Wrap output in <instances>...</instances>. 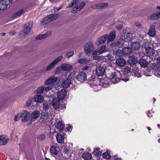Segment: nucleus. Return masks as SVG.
<instances>
[{"label":"nucleus","instance_id":"nucleus-1","mask_svg":"<svg viewBox=\"0 0 160 160\" xmlns=\"http://www.w3.org/2000/svg\"><path fill=\"white\" fill-rule=\"evenodd\" d=\"M144 49L145 50L146 55L149 56L150 59L152 58V56L154 54L155 52L153 48L151 47L148 43H146L145 45L143 46Z\"/></svg>","mask_w":160,"mask_h":160},{"label":"nucleus","instance_id":"nucleus-2","mask_svg":"<svg viewBox=\"0 0 160 160\" xmlns=\"http://www.w3.org/2000/svg\"><path fill=\"white\" fill-rule=\"evenodd\" d=\"M59 14H52L45 17L41 22L42 24L45 25L48 22L55 19L59 17Z\"/></svg>","mask_w":160,"mask_h":160},{"label":"nucleus","instance_id":"nucleus-3","mask_svg":"<svg viewBox=\"0 0 160 160\" xmlns=\"http://www.w3.org/2000/svg\"><path fill=\"white\" fill-rule=\"evenodd\" d=\"M109 78L111 80V83L115 84L121 80L120 73L119 72H112L110 74Z\"/></svg>","mask_w":160,"mask_h":160},{"label":"nucleus","instance_id":"nucleus-4","mask_svg":"<svg viewBox=\"0 0 160 160\" xmlns=\"http://www.w3.org/2000/svg\"><path fill=\"white\" fill-rule=\"evenodd\" d=\"M84 50L87 55H90L94 50L93 44L91 42H87L84 46Z\"/></svg>","mask_w":160,"mask_h":160},{"label":"nucleus","instance_id":"nucleus-5","mask_svg":"<svg viewBox=\"0 0 160 160\" xmlns=\"http://www.w3.org/2000/svg\"><path fill=\"white\" fill-rule=\"evenodd\" d=\"M62 58V56H61L58 57V58H56L51 63L48 65L46 69V70L47 71L50 70L52 68L54 67L57 65Z\"/></svg>","mask_w":160,"mask_h":160},{"label":"nucleus","instance_id":"nucleus-6","mask_svg":"<svg viewBox=\"0 0 160 160\" xmlns=\"http://www.w3.org/2000/svg\"><path fill=\"white\" fill-rule=\"evenodd\" d=\"M86 3L84 1H82L79 4L73 8L71 12L75 13L80 11L85 5Z\"/></svg>","mask_w":160,"mask_h":160},{"label":"nucleus","instance_id":"nucleus-7","mask_svg":"<svg viewBox=\"0 0 160 160\" xmlns=\"http://www.w3.org/2000/svg\"><path fill=\"white\" fill-rule=\"evenodd\" d=\"M30 113L26 111H24L20 113V117L22 118V121L23 122H27L30 118Z\"/></svg>","mask_w":160,"mask_h":160},{"label":"nucleus","instance_id":"nucleus-8","mask_svg":"<svg viewBox=\"0 0 160 160\" xmlns=\"http://www.w3.org/2000/svg\"><path fill=\"white\" fill-rule=\"evenodd\" d=\"M33 25L32 21H29L24 25L23 32L27 34L29 33L32 28Z\"/></svg>","mask_w":160,"mask_h":160},{"label":"nucleus","instance_id":"nucleus-9","mask_svg":"<svg viewBox=\"0 0 160 160\" xmlns=\"http://www.w3.org/2000/svg\"><path fill=\"white\" fill-rule=\"evenodd\" d=\"M67 95V91L64 89H62L59 91L57 94V97L59 100L64 99Z\"/></svg>","mask_w":160,"mask_h":160},{"label":"nucleus","instance_id":"nucleus-10","mask_svg":"<svg viewBox=\"0 0 160 160\" xmlns=\"http://www.w3.org/2000/svg\"><path fill=\"white\" fill-rule=\"evenodd\" d=\"M58 78L54 77H51L48 78L46 81V84L47 85H52L53 86L57 83Z\"/></svg>","mask_w":160,"mask_h":160},{"label":"nucleus","instance_id":"nucleus-11","mask_svg":"<svg viewBox=\"0 0 160 160\" xmlns=\"http://www.w3.org/2000/svg\"><path fill=\"white\" fill-rule=\"evenodd\" d=\"M80 82H83L87 79V75L84 72H80L76 77Z\"/></svg>","mask_w":160,"mask_h":160},{"label":"nucleus","instance_id":"nucleus-12","mask_svg":"<svg viewBox=\"0 0 160 160\" xmlns=\"http://www.w3.org/2000/svg\"><path fill=\"white\" fill-rule=\"evenodd\" d=\"M95 71L96 75L99 77L102 76L104 74L105 69L104 67L100 66L97 68Z\"/></svg>","mask_w":160,"mask_h":160},{"label":"nucleus","instance_id":"nucleus-13","mask_svg":"<svg viewBox=\"0 0 160 160\" xmlns=\"http://www.w3.org/2000/svg\"><path fill=\"white\" fill-rule=\"evenodd\" d=\"M121 37L123 39H126L129 38L131 36V33L127 30H123L121 33Z\"/></svg>","mask_w":160,"mask_h":160},{"label":"nucleus","instance_id":"nucleus-14","mask_svg":"<svg viewBox=\"0 0 160 160\" xmlns=\"http://www.w3.org/2000/svg\"><path fill=\"white\" fill-rule=\"evenodd\" d=\"M116 65L119 67H124L126 64V61L122 58H118L116 61Z\"/></svg>","mask_w":160,"mask_h":160},{"label":"nucleus","instance_id":"nucleus-15","mask_svg":"<svg viewBox=\"0 0 160 160\" xmlns=\"http://www.w3.org/2000/svg\"><path fill=\"white\" fill-rule=\"evenodd\" d=\"M138 63L142 67L145 68L148 67L149 61H148L143 58L140 59L138 60Z\"/></svg>","mask_w":160,"mask_h":160},{"label":"nucleus","instance_id":"nucleus-16","mask_svg":"<svg viewBox=\"0 0 160 160\" xmlns=\"http://www.w3.org/2000/svg\"><path fill=\"white\" fill-rule=\"evenodd\" d=\"M71 84V81L67 78L63 79L62 82V86L64 88H67Z\"/></svg>","mask_w":160,"mask_h":160},{"label":"nucleus","instance_id":"nucleus-17","mask_svg":"<svg viewBox=\"0 0 160 160\" xmlns=\"http://www.w3.org/2000/svg\"><path fill=\"white\" fill-rule=\"evenodd\" d=\"M60 101L58 98H54L52 102V105L55 109H57L59 108L60 106Z\"/></svg>","mask_w":160,"mask_h":160},{"label":"nucleus","instance_id":"nucleus-18","mask_svg":"<svg viewBox=\"0 0 160 160\" xmlns=\"http://www.w3.org/2000/svg\"><path fill=\"white\" fill-rule=\"evenodd\" d=\"M124 40L123 39H119L117 42L115 43H112L111 44L112 46H114L115 47H117L120 48L122 46L124 43Z\"/></svg>","mask_w":160,"mask_h":160},{"label":"nucleus","instance_id":"nucleus-19","mask_svg":"<svg viewBox=\"0 0 160 160\" xmlns=\"http://www.w3.org/2000/svg\"><path fill=\"white\" fill-rule=\"evenodd\" d=\"M41 114L42 115L41 118L43 122L45 121L49 117V115L48 112H45L44 111V110H42Z\"/></svg>","mask_w":160,"mask_h":160},{"label":"nucleus","instance_id":"nucleus-20","mask_svg":"<svg viewBox=\"0 0 160 160\" xmlns=\"http://www.w3.org/2000/svg\"><path fill=\"white\" fill-rule=\"evenodd\" d=\"M8 140V138L3 135L0 136V145H6Z\"/></svg>","mask_w":160,"mask_h":160},{"label":"nucleus","instance_id":"nucleus-21","mask_svg":"<svg viewBox=\"0 0 160 160\" xmlns=\"http://www.w3.org/2000/svg\"><path fill=\"white\" fill-rule=\"evenodd\" d=\"M56 139L58 143L62 144L64 142V136L60 133H58L56 136Z\"/></svg>","mask_w":160,"mask_h":160},{"label":"nucleus","instance_id":"nucleus-22","mask_svg":"<svg viewBox=\"0 0 160 160\" xmlns=\"http://www.w3.org/2000/svg\"><path fill=\"white\" fill-rule=\"evenodd\" d=\"M116 36L115 32L113 30L109 34L107 42H112L115 38Z\"/></svg>","mask_w":160,"mask_h":160},{"label":"nucleus","instance_id":"nucleus-23","mask_svg":"<svg viewBox=\"0 0 160 160\" xmlns=\"http://www.w3.org/2000/svg\"><path fill=\"white\" fill-rule=\"evenodd\" d=\"M106 47L105 45L101 46L99 48V50L95 51L93 53V55L100 54L103 53L104 51H106Z\"/></svg>","mask_w":160,"mask_h":160},{"label":"nucleus","instance_id":"nucleus-24","mask_svg":"<svg viewBox=\"0 0 160 160\" xmlns=\"http://www.w3.org/2000/svg\"><path fill=\"white\" fill-rule=\"evenodd\" d=\"M130 46L135 51L139 50L140 47V45L137 42H132L131 43Z\"/></svg>","mask_w":160,"mask_h":160},{"label":"nucleus","instance_id":"nucleus-25","mask_svg":"<svg viewBox=\"0 0 160 160\" xmlns=\"http://www.w3.org/2000/svg\"><path fill=\"white\" fill-rule=\"evenodd\" d=\"M108 37L107 34H104L98 38V45H100L101 44H103L105 42Z\"/></svg>","mask_w":160,"mask_h":160},{"label":"nucleus","instance_id":"nucleus-26","mask_svg":"<svg viewBox=\"0 0 160 160\" xmlns=\"http://www.w3.org/2000/svg\"><path fill=\"white\" fill-rule=\"evenodd\" d=\"M122 52L124 55H129L132 52L131 48L129 47H125L122 49Z\"/></svg>","mask_w":160,"mask_h":160},{"label":"nucleus","instance_id":"nucleus-27","mask_svg":"<svg viewBox=\"0 0 160 160\" xmlns=\"http://www.w3.org/2000/svg\"><path fill=\"white\" fill-rule=\"evenodd\" d=\"M43 97L41 95H36L34 96V100L37 102L41 103L43 102Z\"/></svg>","mask_w":160,"mask_h":160},{"label":"nucleus","instance_id":"nucleus-28","mask_svg":"<svg viewBox=\"0 0 160 160\" xmlns=\"http://www.w3.org/2000/svg\"><path fill=\"white\" fill-rule=\"evenodd\" d=\"M51 32H48L42 35H40L36 38L37 40H41L42 39H44L47 38L48 36H49L51 35Z\"/></svg>","mask_w":160,"mask_h":160},{"label":"nucleus","instance_id":"nucleus-29","mask_svg":"<svg viewBox=\"0 0 160 160\" xmlns=\"http://www.w3.org/2000/svg\"><path fill=\"white\" fill-rule=\"evenodd\" d=\"M61 69L65 71H69L72 69V65L65 64L61 66Z\"/></svg>","mask_w":160,"mask_h":160},{"label":"nucleus","instance_id":"nucleus-30","mask_svg":"<svg viewBox=\"0 0 160 160\" xmlns=\"http://www.w3.org/2000/svg\"><path fill=\"white\" fill-rule=\"evenodd\" d=\"M152 60L149 61V64H148V66H149V67L152 68V69L156 70L158 69H157V65L154 62V61L153 60V59L152 58H151Z\"/></svg>","mask_w":160,"mask_h":160},{"label":"nucleus","instance_id":"nucleus-31","mask_svg":"<svg viewBox=\"0 0 160 160\" xmlns=\"http://www.w3.org/2000/svg\"><path fill=\"white\" fill-rule=\"evenodd\" d=\"M108 5V4L107 3H100L93 6L92 8L94 9H101L103 8L106 7Z\"/></svg>","mask_w":160,"mask_h":160},{"label":"nucleus","instance_id":"nucleus-32","mask_svg":"<svg viewBox=\"0 0 160 160\" xmlns=\"http://www.w3.org/2000/svg\"><path fill=\"white\" fill-rule=\"evenodd\" d=\"M155 28V26L154 25H151L148 32L149 35L153 37L155 35L156 32Z\"/></svg>","mask_w":160,"mask_h":160},{"label":"nucleus","instance_id":"nucleus-33","mask_svg":"<svg viewBox=\"0 0 160 160\" xmlns=\"http://www.w3.org/2000/svg\"><path fill=\"white\" fill-rule=\"evenodd\" d=\"M128 62L131 64L134 65L137 63V60L134 56L132 55L129 57Z\"/></svg>","mask_w":160,"mask_h":160},{"label":"nucleus","instance_id":"nucleus-34","mask_svg":"<svg viewBox=\"0 0 160 160\" xmlns=\"http://www.w3.org/2000/svg\"><path fill=\"white\" fill-rule=\"evenodd\" d=\"M55 125L56 128L60 131L62 130L64 128V125L62 122L59 121L55 123Z\"/></svg>","mask_w":160,"mask_h":160},{"label":"nucleus","instance_id":"nucleus-35","mask_svg":"<svg viewBox=\"0 0 160 160\" xmlns=\"http://www.w3.org/2000/svg\"><path fill=\"white\" fill-rule=\"evenodd\" d=\"M82 157L84 159L89 160L91 159L92 155L90 152H84L82 154Z\"/></svg>","mask_w":160,"mask_h":160},{"label":"nucleus","instance_id":"nucleus-36","mask_svg":"<svg viewBox=\"0 0 160 160\" xmlns=\"http://www.w3.org/2000/svg\"><path fill=\"white\" fill-rule=\"evenodd\" d=\"M160 18V12L152 14L150 16V18L151 19H157Z\"/></svg>","mask_w":160,"mask_h":160},{"label":"nucleus","instance_id":"nucleus-37","mask_svg":"<svg viewBox=\"0 0 160 160\" xmlns=\"http://www.w3.org/2000/svg\"><path fill=\"white\" fill-rule=\"evenodd\" d=\"M50 150L51 153L52 154L56 155L58 153V148L54 146L52 147Z\"/></svg>","mask_w":160,"mask_h":160},{"label":"nucleus","instance_id":"nucleus-38","mask_svg":"<svg viewBox=\"0 0 160 160\" xmlns=\"http://www.w3.org/2000/svg\"><path fill=\"white\" fill-rule=\"evenodd\" d=\"M81 0H73L71 3L68 5L67 8H72L74 5L77 4Z\"/></svg>","mask_w":160,"mask_h":160},{"label":"nucleus","instance_id":"nucleus-39","mask_svg":"<svg viewBox=\"0 0 160 160\" xmlns=\"http://www.w3.org/2000/svg\"><path fill=\"white\" fill-rule=\"evenodd\" d=\"M132 72L136 77L139 78L141 77V74L138 72V70L137 68L132 69Z\"/></svg>","mask_w":160,"mask_h":160},{"label":"nucleus","instance_id":"nucleus-40","mask_svg":"<svg viewBox=\"0 0 160 160\" xmlns=\"http://www.w3.org/2000/svg\"><path fill=\"white\" fill-rule=\"evenodd\" d=\"M44 88L42 86L38 87L35 91V93L37 94H40L43 92Z\"/></svg>","mask_w":160,"mask_h":160},{"label":"nucleus","instance_id":"nucleus-41","mask_svg":"<svg viewBox=\"0 0 160 160\" xmlns=\"http://www.w3.org/2000/svg\"><path fill=\"white\" fill-rule=\"evenodd\" d=\"M40 115V113L38 111L33 112L31 115V117L33 119H36Z\"/></svg>","mask_w":160,"mask_h":160},{"label":"nucleus","instance_id":"nucleus-42","mask_svg":"<svg viewBox=\"0 0 160 160\" xmlns=\"http://www.w3.org/2000/svg\"><path fill=\"white\" fill-rule=\"evenodd\" d=\"M89 60L87 58H82L78 61V63L81 64H86L89 62Z\"/></svg>","mask_w":160,"mask_h":160},{"label":"nucleus","instance_id":"nucleus-43","mask_svg":"<svg viewBox=\"0 0 160 160\" xmlns=\"http://www.w3.org/2000/svg\"><path fill=\"white\" fill-rule=\"evenodd\" d=\"M50 104L49 102H45L43 104V109L42 110H44V111L47 112V111L50 107Z\"/></svg>","mask_w":160,"mask_h":160},{"label":"nucleus","instance_id":"nucleus-44","mask_svg":"<svg viewBox=\"0 0 160 160\" xmlns=\"http://www.w3.org/2000/svg\"><path fill=\"white\" fill-rule=\"evenodd\" d=\"M93 153L97 157L101 156V152L98 149L96 148L94 149Z\"/></svg>","mask_w":160,"mask_h":160},{"label":"nucleus","instance_id":"nucleus-45","mask_svg":"<svg viewBox=\"0 0 160 160\" xmlns=\"http://www.w3.org/2000/svg\"><path fill=\"white\" fill-rule=\"evenodd\" d=\"M8 5H6L5 3H2V1L0 2V9L1 10H4L5 9Z\"/></svg>","mask_w":160,"mask_h":160},{"label":"nucleus","instance_id":"nucleus-46","mask_svg":"<svg viewBox=\"0 0 160 160\" xmlns=\"http://www.w3.org/2000/svg\"><path fill=\"white\" fill-rule=\"evenodd\" d=\"M115 54L118 57H120L123 56L124 54L122 52V50H121L119 49L117 50L115 52Z\"/></svg>","mask_w":160,"mask_h":160},{"label":"nucleus","instance_id":"nucleus-47","mask_svg":"<svg viewBox=\"0 0 160 160\" xmlns=\"http://www.w3.org/2000/svg\"><path fill=\"white\" fill-rule=\"evenodd\" d=\"M45 137L43 134H39L38 136L37 139L40 141H42L45 139Z\"/></svg>","mask_w":160,"mask_h":160},{"label":"nucleus","instance_id":"nucleus-48","mask_svg":"<svg viewBox=\"0 0 160 160\" xmlns=\"http://www.w3.org/2000/svg\"><path fill=\"white\" fill-rule=\"evenodd\" d=\"M23 11L24 10L23 9H21L18 11L16 13H15L14 14V16L16 17L20 15L23 12Z\"/></svg>","mask_w":160,"mask_h":160},{"label":"nucleus","instance_id":"nucleus-49","mask_svg":"<svg viewBox=\"0 0 160 160\" xmlns=\"http://www.w3.org/2000/svg\"><path fill=\"white\" fill-rule=\"evenodd\" d=\"M131 68L127 66H125L124 68V72L125 73L128 74L131 72Z\"/></svg>","mask_w":160,"mask_h":160},{"label":"nucleus","instance_id":"nucleus-50","mask_svg":"<svg viewBox=\"0 0 160 160\" xmlns=\"http://www.w3.org/2000/svg\"><path fill=\"white\" fill-rule=\"evenodd\" d=\"M103 158L108 159L110 158L111 156L109 153L106 152H105L103 153L102 155Z\"/></svg>","mask_w":160,"mask_h":160},{"label":"nucleus","instance_id":"nucleus-51","mask_svg":"<svg viewBox=\"0 0 160 160\" xmlns=\"http://www.w3.org/2000/svg\"><path fill=\"white\" fill-rule=\"evenodd\" d=\"M75 73L74 72L71 73L68 76V78L67 79H69L71 81V79H73L75 77Z\"/></svg>","mask_w":160,"mask_h":160},{"label":"nucleus","instance_id":"nucleus-52","mask_svg":"<svg viewBox=\"0 0 160 160\" xmlns=\"http://www.w3.org/2000/svg\"><path fill=\"white\" fill-rule=\"evenodd\" d=\"M32 102V98H29L26 102V106L27 107L30 106Z\"/></svg>","mask_w":160,"mask_h":160},{"label":"nucleus","instance_id":"nucleus-53","mask_svg":"<svg viewBox=\"0 0 160 160\" xmlns=\"http://www.w3.org/2000/svg\"><path fill=\"white\" fill-rule=\"evenodd\" d=\"M48 85V86H47L45 88V90L46 91H49L50 90H51L53 86L52 85L50 84Z\"/></svg>","mask_w":160,"mask_h":160},{"label":"nucleus","instance_id":"nucleus-54","mask_svg":"<svg viewBox=\"0 0 160 160\" xmlns=\"http://www.w3.org/2000/svg\"><path fill=\"white\" fill-rule=\"evenodd\" d=\"M155 72L154 73V75L157 77H160V74L158 73V72H160V68H158V69L155 70Z\"/></svg>","mask_w":160,"mask_h":160},{"label":"nucleus","instance_id":"nucleus-55","mask_svg":"<svg viewBox=\"0 0 160 160\" xmlns=\"http://www.w3.org/2000/svg\"><path fill=\"white\" fill-rule=\"evenodd\" d=\"M74 54V52L73 51H69L67 53V56L68 57H72Z\"/></svg>","mask_w":160,"mask_h":160},{"label":"nucleus","instance_id":"nucleus-56","mask_svg":"<svg viewBox=\"0 0 160 160\" xmlns=\"http://www.w3.org/2000/svg\"><path fill=\"white\" fill-rule=\"evenodd\" d=\"M63 6V5H61L59 7H58V8H56L54 7L53 9L54 11L55 12H56L57 11H59L62 8Z\"/></svg>","mask_w":160,"mask_h":160},{"label":"nucleus","instance_id":"nucleus-57","mask_svg":"<svg viewBox=\"0 0 160 160\" xmlns=\"http://www.w3.org/2000/svg\"><path fill=\"white\" fill-rule=\"evenodd\" d=\"M2 3H5L6 4V5H8L10 4L11 2H12V0H3Z\"/></svg>","mask_w":160,"mask_h":160},{"label":"nucleus","instance_id":"nucleus-58","mask_svg":"<svg viewBox=\"0 0 160 160\" xmlns=\"http://www.w3.org/2000/svg\"><path fill=\"white\" fill-rule=\"evenodd\" d=\"M107 58L110 60H113L114 59L113 57L111 54H108L107 55Z\"/></svg>","mask_w":160,"mask_h":160},{"label":"nucleus","instance_id":"nucleus-59","mask_svg":"<svg viewBox=\"0 0 160 160\" xmlns=\"http://www.w3.org/2000/svg\"><path fill=\"white\" fill-rule=\"evenodd\" d=\"M98 83H96L95 81L92 80L90 81V84H91L92 85H93L94 87H97L96 85Z\"/></svg>","mask_w":160,"mask_h":160},{"label":"nucleus","instance_id":"nucleus-60","mask_svg":"<svg viewBox=\"0 0 160 160\" xmlns=\"http://www.w3.org/2000/svg\"><path fill=\"white\" fill-rule=\"evenodd\" d=\"M20 113L18 114L17 115H16L14 118V120L17 121H18L20 117Z\"/></svg>","mask_w":160,"mask_h":160},{"label":"nucleus","instance_id":"nucleus-61","mask_svg":"<svg viewBox=\"0 0 160 160\" xmlns=\"http://www.w3.org/2000/svg\"><path fill=\"white\" fill-rule=\"evenodd\" d=\"M70 151L69 149L67 148H65L64 150V152L67 154L68 153L70 152Z\"/></svg>","mask_w":160,"mask_h":160},{"label":"nucleus","instance_id":"nucleus-62","mask_svg":"<svg viewBox=\"0 0 160 160\" xmlns=\"http://www.w3.org/2000/svg\"><path fill=\"white\" fill-rule=\"evenodd\" d=\"M61 69L59 68L58 67L56 68L55 70V73L56 74L58 73L59 72L61 71Z\"/></svg>","mask_w":160,"mask_h":160},{"label":"nucleus","instance_id":"nucleus-63","mask_svg":"<svg viewBox=\"0 0 160 160\" xmlns=\"http://www.w3.org/2000/svg\"><path fill=\"white\" fill-rule=\"evenodd\" d=\"M134 25L136 27L138 28H139L141 26V24L138 22L135 23Z\"/></svg>","mask_w":160,"mask_h":160},{"label":"nucleus","instance_id":"nucleus-64","mask_svg":"<svg viewBox=\"0 0 160 160\" xmlns=\"http://www.w3.org/2000/svg\"><path fill=\"white\" fill-rule=\"evenodd\" d=\"M122 28V26L121 24H119L116 27V28L118 30H120Z\"/></svg>","mask_w":160,"mask_h":160}]
</instances>
